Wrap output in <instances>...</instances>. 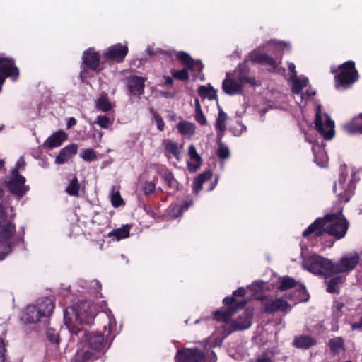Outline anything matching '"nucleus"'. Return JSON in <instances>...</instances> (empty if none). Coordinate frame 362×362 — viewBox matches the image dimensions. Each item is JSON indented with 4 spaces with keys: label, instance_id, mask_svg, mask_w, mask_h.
<instances>
[{
    "label": "nucleus",
    "instance_id": "obj_43",
    "mask_svg": "<svg viewBox=\"0 0 362 362\" xmlns=\"http://www.w3.org/2000/svg\"><path fill=\"white\" fill-rule=\"evenodd\" d=\"M171 74L175 79L180 81H187L189 79L188 69L187 66L182 70L172 69Z\"/></svg>",
    "mask_w": 362,
    "mask_h": 362
},
{
    "label": "nucleus",
    "instance_id": "obj_34",
    "mask_svg": "<svg viewBox=\"0 0 362 362\" xmlns=\"http://www.w3.org/2000/svg\"><path fill=\"white\" fill-rule=\"evenodd\" d=\"M95 107L102 112H108L113 107V105L109 101L107 95L102 93L95 102Z\"/></svg>",
    "mask_w": 362,
    "mask_h": 362
},
{
    "label": "nucleus",
    "instance_id": "obj_24",
    "mask_svg": "<svg viewBox=\"0 0 362 362\" xmlns=\"http://www.w3.org/2000/svg\"><path fill=\"white\" fill-rule=\"evenodd\" d=\"M162 146L165 154H170L177 160H180V156L183 148V145L173 141L170 139H165L162 142Z\"/></svg>",
    "mask_w": 362,
    "mask_h": 362
},
{
    "label": "nucleus",
    "instance_id": "obj_40",
    "mask_svg": "<svg viewBox=\"0 0 362 362\" xmlns=\"http://www.w3.org/2000/svg\"><path fill=\"white\" fill-rule=\"evenodd\" d=\"M110 197L111 203L114 207H119L124 204V200L120 195L119 189L116 186H113L111 188Z\"/></svg>",
    "mask_w": 362,
    "mask_h": 362
},
{
    "label": "nucleus",
    "instance_id": "obj_57",
    "mask_svg": "<svg viewBox=\"0 0 362 362\" xmlns=\"http://www.w3.org/2000/svg\"><path fill=\"white\" fill-rule=\"evenodd\" d=\"M352 330H357L362 329V317H361L359 322H354L351 325Z\"/></svg>",
    "mask_w": 362,
    "mask_h": 362
},
{
    "label": "nucleus",
    "instance_id": "obj_36",
    "mask_svg": "<svg viewBox=\"0 0 362 362\" xmlns=\"http://www.w3.org/2000/svg\"><path fill=\"white\" fill-rule=\"evenodd\" d=\"M179 132L182 134L192 136L195 133V125L191 122L183 121L177 124Z\"/></svg>",
    "mask_w": 362,
    "mask_h": 362
},
{
    "label": "nucleus",
    "instance_id": "obj_54",
    "mask_svg": "<svg viewBox=\"0 0 362 362\" xmlns=\"http://www.w3.org/2000/svg\"><path fill=\"white\" fill-rule=\"evenodd\" d=\"M193 204V201L192 199L186 200L182 206L179 207L178 211L180 213L187 210Z\"/></svg>",
    "mask_w": 362,
    "mask_h": 362
},
{
    "label": "nucleus",
    "instance_id": "obj_31",
    "mask_svg": "<svg viewBox=\"0 0 362 362\" xmlns=\"http://www.w3.org/2000/svg\"><path fill=\"white\" fill-rule=\"evenodd\" d=\"M328 346L333 356L339 354L341 351H344L345 349L344 341L341 337L330 339L328 342Z\"/></svg>",
    "mask_w": 362,
    "mask_h": 362
},
{
    "label": "nucleus",
    "instance_id": "obj_53",
    "mask_svg": "<svg viewBox=\"0 0 362 362\" xmlns=\"http://www.w3.org/2000/svg\"><path fill=\"white\" fill-rule=\"evenodd\" d=\"M5 344L4 340L0 338V362H4L5 361Z\"/></svg>",
    "mask_w": 362,
    "mask_h": 362
},
{
    "label": "nucleus",
    "instance_id": "obj_21",
    "mask_svg": "<svg viewBox=\"0 0 362 362\" xmlns=\"http://www.w3.org/2000/svg\"><path fill=\"white\" fill-rule=\"evenodd\" d=\"M305 141L313 144L312 150L315 156V162L320 167H325L328 162V157L323 147L315 144L308 133H305Z\"/></svg>",
    "mask_w": 362,
    "mask_h": 362
},
{
    "label": "nucleus",
    "instance_id": "obj_16",
    "mask_svg": "<svg viewBox=\"0 0 362 362\" xmlns=\"http://www.w3.org/2000/svg\"><path fill=\"white\" fill-rule=\"evenodd\" d=\"M25 178L19 175L17 170H12L11 175L5 185L9 191L20 197H23L29 189L25 185Z\"/></svg>",
    "mask_w": 362,
    "mask_h": 362
},
{
    "label": "nucleus",
    "instance_id": "obj_7",
    "mask_svg": "<svg viewBox=\"0 0 362 362\" xmlns=\"http://www.w3.org/2000/svg\"><path fill=\"white\" fill-rule=\"evenodd\" d=\"M288 69L291 72L289 80L292 83V93L296 101L301 105L303 101H306L309 98L315 95V91L307 90L305 93L302 92L303 88L308 86V78L297 75L296 66L293 63L289 62L288 64Z\"/></svg>",
    "mask_w": 362,
    "mask_h": 362
},
{
    "label": "nucleus",
    "instance_id": "obj_41",
    "mask_svg": "<svg viewBox=\"0 0 362 362\" xmlns=\"http://www.w3.org/2000/svg\"><path fill=\"white\" fill-rule=\"evenodd\" d=\"M198 93L203 98H208L211 100L216 97V91L211 85L207 86H200L198 88Z\"/></svg>",
    "mask_w": 362,
    "mask_h": 362
},
{
    "label": "nucleus",
    "instance_id": "obj_56",
    "mask_svg": "<svg viewBox=\"0 0 362 362\" xmlns=\"http://www.w3.org/2000/svg\"><path fill=\"white\" fill-rule=\"evenodd\" d=\"M16 165V168H15L14 170H17L18 172V170L24 168V167L25 165V160L23 157H21L18 160Z\"/></svg>",
    "mask_w": 362,
    "mask_h": 362
},
{
    "label": "nucleus",
    "instance_id": "obj_64",
    "mask_svg": "<svg viewBox=\"0 0 362 362\" xmlns=\"http://www.w3.org/2000/svg\"><path fill=\"white\" fill-rule=\"evenodd\" d=\"M287 299H289L291 301H293L296 304L298 301H300V300L296 299V298H293V296H285Z\"/></svg>",
    "mask_w": 362,
    "mask_h": 362
},
{
    "label": "nucleus",
    "instance_id": "obj_61",
    "mask_svg": "<svg viewBox=\"0 0 362 362\" xmlns=\"http://www.w3.org/2000/svg\"><path fill=\"white\" fill-rule=\"evenodd\" d=\"M195 103V112H202L201 105L198 99L194 101Z\"/></svg>",
    "mask_w": 362,
    "mask_h": 362
},
{
    "label": "nucleus",
    "instance_id": "obj_30",
    "mask_svg": "<svg viewBox=\"0 0 362 362\" xmlns=\"http://www.w3.org/2000/svg\"><path fill=\"white\" fill-rule=\"evenodd\" d=\"M270 47L274 49V52H281L284 54L285 52H288L291 49V45L289 42L284 41H276L275 40H271L267 42L265 45H262L260 48H265V47Z\"/></svg>",
    "mask_w": 362,
    "mask_h": 362
},
{
    "label": "nucleus",
    "instance_id": "obj_25",
    "mask_svg": "<svg viewBox=\"0 0 362 362\" xmlns=\"http://www.w3.org/2000/svg\"><path fill=\"white\" fill-rule=\"evenodd\" d=\"M67 134L64 131L60 130L49 136L45 141L44 146L52 149L60 146L62 143L67 139Z\"/></svg>",
    "mask_w": 362,
    "mask_h": 362
},
{
    "label": "nucleus",
    "instance_id": "obj_28",
    "mask_svg": "<svg viewBox=\"0 0 362 362\" xmlns=\"http://www.w3.org/2000/svg\"><path fill=\"white\" fill-rule=\"evenodd\" d=\"M188 154L190 157V160L187 163L188 168L190 171L194 172L201 165V157L197 153V149L193 145L189 146Z\"/></svg>",
    "mask_w": 362,
    "mask_h": 362
},
{
    "label": "nucleus",
    "instance_id": "obj_17",
    "mask_svg": "<svg viewBox=\"0 0 362 362\" xmlns=\"http://www.w3.org/2000/svg\"><path fill=\"white\" fill-rule=\"evenodd\" d=\"M262 305L265 313H273L279 311L289 312L291 307L289 303L282 298H273L272 297L261 298Z\"/></svg>",
    "mask_w": 362,
    "mask_h": 362
},
{
    "label": "nucleus",
    "instance_id": "obj_3",
    "mask_svg": "<svg viewBox=\"0 0 362 362\" xmlns=\"http://www.w3.org/2000/svg\"><path fill=\"white\" fill-rule=\"evenodd\" d=\"M96 315L95 305L90 301H82L66 308L64 311V324L73 334L83 333L81 325H90Z\"/></svg>",
    "mask_w": 362,
    "mask_h": 362
},
{
    "label": "nucleus",
    "instance_id": "obj_4",
    "mask_svg": "<svg viewBox=\"0 0 362 362\" xmlns=\"http://www.w3.org/2000/svg\"><path fill=\"white\" fill-rule=\"evenodd\" d=\"M245 305L246 301L242 300L235 304V308L230 306L225 311L214 313L215 320L225 322L223 329L226 335L235 331L246 329L250 327L253 315V312L250 309L245 310L235 320H230V317L236 312L237 308H243Z\"/></svg>",
    "mask_w": 362,
    "mask_h": 362
},
{
    "label": "nucleus",
    "instance_id": "obj_39",
    "mask_svg": "<svg viewBox=\"0 0 362 362\" xmlns=\"http://www.w3.org/2000/svg\"><path fill=\"white\" fill-rule=\"evenodd\" d=\"M109 236L117 241L126 238L129 236V226L126 225L114 230L109 233Z\"/></svg>",
    "mask_w": 362,
    "mask_h": 362
},
{
    "label": "nucleus",
    "instance_id": "obj_55",
    "mask_svg": "<svg viewBox=\"0 0 362 362\" xmlns=\"http://www.w3.org/2000/svg\"><path fill=\"white\" fill-rule=\"evenodd\" d=\"M344 307V303L341 302H335L334 305V313L338 312L337 315L341 316L340 312Z\"/></svg>",
    "mask_w": 362,
    "mask_h": 362
},
{
    "label": "nucleus",
    "instance_id": "obj_18",
    "mask_svg": "<svg viewBox=\"0 0 362 362\" xmlns=\"http://www.w3.org/2000/svg\"><path fill=\"white\" fill-rule=\"evenodd\" d=\"M18 74V69L12 59L0 57V91L6 77H11L15 81Z\"/></svg>",
    "mask_w": 362,
    "mask_h": 362
},
{
    "label": "nucleus",
    "instance_id": "obj_8",
    "mask_svg": "<svg viewBox=\"0 0 362 362\" xmlns=\"http://www.w3.org/2000/svg\"><path fill=\"white\" fill-rule=\"evenodd\" d=\"M175 362H216L217 357L214 351L205 347L202 353L197 349H185L177 351Z\"/></svg>",
    "mask_w": 362,
    "mask_h": 362
},
{
    "label": "nucleus",
    "instance_id": "obj_63",
    "mask_svg": "<svg viewBox=\"0 0 362 362\" xmlns=\"http://www.w3.org/2000/svg\"><path fill=\"white\" fill-rule=\"evenodd\" d=\"M165 85L170 86L173 84V79L170 76H164Z\"/></svg>",
    "mask_w": 362,
    "mask_h": 362
},
{
    "label": "nucleus",
    "instance_id": "obj_11",
    "mask_svg": "<svg viewBox=\"0 0 362 362\" xmlns=\"http://www.w3.org/2000/svg\"><path fill=\"white\" fill-rule=\"evenodd\" d=\"M340 72L335 76L336 88L346 89L358 78V74L353 61H347L340 66Z\"/></svg>",
    "mask_w": 362,
    "mask_h": 362
},
{
    "label": "nucleus",
    "instance_id": "obj_58",
    "mask_svg": "<svg viewBox=\"0 0 362 362\" xmlns=\"http://www.w3.org/2000/svg\"><path fill=\"white\" fill-rule=\"evenodd\" d=\"M245 294V288L243 287H240L236 291L233 292L234 296H244Z\"/></svg>",
    "mask_w": 362,
    "mask_h": 362
},
{
    "label": "nucleus",
    "instance_id": "obj_62",
    "mask_svg": "<svg viewBox=\"0 0 362 362\" xmlns=\"http://www.w3.org/2000/svg\"><path fill=\"white\" fill-rule=\"evenodd\" d=\"M160 95L163 96V97H165V98H173V94H171L169 92H166V91H160Z\"/></svg>",
    "mask_w": 362,
    "mask_h": 362
},
{
    "label": "nucleus",
    "instance_id": "obj_42",
    "mask_svg": "<svg viewBox=\"0 0 362 362\" xmlns=\"http://www.w3.org/2000/svg\"><path fill=\"white\" fill-rule=\"evenodd\" d=\"M298 282L290 276H284L281 279L279 289L280 291H286L293 287H296Z\"/></svg>",
    "mask_w": 362,
    "mask_h": 362
},
{
    "label": "nucleus",
    "instance_id": "obj_15",
    "mask_svg": "<svg viewBox=\"0 0 362 362\" xmlns=\"http://www.w3.org/2000/svg\"><path fill=\"white\" fill-rule=\"evenodd\" d=\"M83 68L81 71V77L82 81H84L88 77V69L99 71L100 60L99 54L94 51L93 49H88L83 52Z\"/></svg>",
    "mask_w": 362,
    "mask_h": 362
},
{
    "label": "nucleus",
    "instance_id": "obj_23",
    "mask_svg": "<svg viewBox=\"0 0 362 362\" xmlns=\"http://www.w3.org/2000/svg\"><path fill=\"white\" fill-rule=\"evenodd\" d=\"M145 78L138 76H131L127 79V86L132 94L142 95L145 87Z\"/></svg>",
    "mask_w": 362,
    "mask_h": 362
},
{
    "label": "nucleus",
    "instance_id": "obj_46",
    "mask_svg": "<svg viewBox=\"0 0 362 362\" xmlns=\"http://www.w3.org/2000/svg\"><path fill=\"white\" fill-rule=\"evenodd\" d=\"M81 158L87 162H91L96 158V154L93 149L86 148L81 153Z\"/></svg>",
    "mask_w": 362,
    "mask_h": 362
},
{
    "label": "nucleus",
    "instance_id": "obj_20",
    "mask_svg": "<svg viewBox=\"0 0 362 362\" xmlns=\"http://www.w3.org/2000/svg\"><path fill=\"white\" fill-rule=\"evenodd\" d=\"M127 53V46L117 43L109 47L104 52V56L107 60L115 61L119 63L124 59Z\"/></svg>",
    "mask_w": 362,
    "mask_h": 362
},
{
    "label": "nucleus",
    "instance_id": "obj_37",
    "mask_svg": "<svg viewBox=\"0 0 362 362\" xmlns=\"http://www.w3.org/2000/svg\"><path fill=\"white\" fill-rule=\"evenodd\" d=\"M345 278L342 276H337L332 278L327 282V291L329 293H339V287L344 283Z\"/></svg>",
    "mask_w": 362,
    "mask_h": 362
},
{
    "label": "nucleus",
    "instance_id": "obj_26",
    "mask_svg": "<svg viewBox=\"0 0 362 362\" xmlns=\"http://www.w3.org/2000/svg\"><path fill=\"white\" fill-rule=\"evenodd\" d=\"M78 146L76 144H70L59 151V154L55 158V163L57 164H63L66 162L73 155L76 154Z\"/></svg>",
    "mask_w": 362,
    "mask_h": 362
},
{
    "label": "nucleus",
    "instance_id": "obj_38",
    "mask_svg": "<svg viewBox=\"0 0 362 362\" xmlns=\"http://www.w3.org/2000/svg\"><path fill=\"white\" fill-rule=\"evenodd\" d=\"M114 120L115 117L113 115H98L94 121V124L99 125L103 129H110L111 126L114 123Z\"/></svg>",
    "mask_w": 362,
    "mask_h": 362
},
{
    "label": "nucleus",
    "instance_id": "obj_60",
    "mask_svg": "<svg viewBox=\"0 0 362 362\" xmlns=\"http://www.w3.org/2000/svg\"><path fill=\"white\" fill-rule=\"evenodd\" d=\"M234 301L235 298L233 297H226L223 300V303L226 305H231Z\"/></svg>",
    "mask_w": 362,
    "mask_h": 362
},
{
    "label": "nucleus",
    "instance_id": "obj_12",
    "mask_svg": "<svg viewBox=\"0 0 362 362\" xmlns=\"http://www.w3.org/2000/svg\"><path fill=\"white\" fill-rule=\"evenodd\" d=\"M315 128L322 136L329 140L334 135V123L325 112H322L321 105H317L315 110Z\"/></svg>",
    "mask_w": 362,
    "mask_h": 362
},
{
    "label": "nucleus",
    "instance_id": "obj_27",
    "mask_svg": "<svg viewBox=\"0 0 362 362\" xmlns=\"http://www.w3.org/2000/svg\"><path fill=\"white\" fill-rule=\"evenodd\" d=\"M343 129L348 134L362 133V113L353 118V119L344 124Z\"/></svg>",
    "mask_w": 362,
    "mask_h": 362
},
{
    "label": "nucleus",
    "instance_id": "obj_44",
    "mask_svg": "<svg viewBox=\"0 0 362 362\" xmlns=\"http://www.w3.org/2000/svg\"><path fill=\"white\" fill-rule=\"evenodd\" d=\"M47 339L52 344H59L60 341L58 332L53 328H48L46 333Z\"/></svg>",
    "mask_w": 362,
    "mask_h": 362
},
{
    "label": "nucleus",
    "instance_id": "obj_1",
    "mask_svg": "<svg viewBox=\"0 0 362 362\" xmlns=\"http://www.w3.org/2000/svg\"><path fill=\"white\" fill-rule=\"evenodd\" d=\"M105 315L108 320L107 325L104 326L105 332H106L105 341L103 334L98 332H86L83 329V333L77 335L80 348L76 351L72 362H88L97 359L98 354L106 349V342L108 339L110 338L112 340L118 334L117 323L111 312L105 313Z\"/></svg>",
    "mask_w": 362,
    "mask_h": 362
},
{
    "label": "nucleus",
    "instance_id": "obj_59",
    "mask_svg": "<svg viewBox=\"0 0 362 362\" xmlns=\"http://www.w3.org/2000/svg\"><path fill=\"white\" fill-rule=\"evenodd\" d=\"M76 119L74 117H69L67 121L66 127L67 129H71L72 127L76 125Z\"/></svg>",
    "mask_w": 362,
    "mask_h": 362
},
{
    "label": "nucleus",
    "instance_id": "obj_47",
    "mask_svg": "<svg viewBox=\"0 0 362 362\" xmlns=\"http://www.w3.org/2000/svg\"><path fill=\"white\" fill-rule=\"evenodd\" d=\"M217 154L219 158L226 159L230 156V151L227 146H224L222 143H219Z\"/></svg>",
    "mask_w": 362,
    "mask_h": 362
},
{
    "label": "nucleus",
    "instance_id": "obj_49",
    "mask_svg": "<svg viewBox=\"0 0 362 362\" xmlns=\"http://www.w3.org/2000/svg\"><path fill=\"white\" fill-rule=\"evenodd\" d=\"M194 118L195 120L201 125H205L207 123L206 118L203 112H195Z\"/></svg>",
    "mask_w": 362,
    "mask_h": 362
},
{
    "label": "nucleus",
    "instance_id": "obj_22",
    "mask_svg": "<svg viewBox=\"0 0 362 362\" xmlns=\"http://www.w3.org/2000/svg\"><path fill=\"white\" fill-rule=\"evenodd\" d=\"M177 57L185 64V66L194 72L200 73L203 69V64L199 60H194L186 52H180L177 54Z\"/></svg>",
    "mask_w": 362,
    "mask_h": 362
},
{
    "label": "nucleus",
    "instance_id": "obj_13",
    "mask_svg": "<svg viewBox=\"0 0 362 362\" xmlns=\"http://www.w3.org/2000/svg\"><path fill=\"white\" fill-rule=\"evenodd\" d=\"M341 169L338 182L334 184L333 189L341 201L347 202L354 192L355 185L353 178L346 182L348 177L346 167H341Z\"/></svg>",
    "mask_w": 362,
    "mask_h": 362
},
{
    "label": "nucleus",
    "instance_id": "obj_45",
    "mask_svg": "<svg viewBox=\"0 0 362 362\" xmlns=\"http://www.w3.org/2000/svg\"><path fill=\"white\" fill-rule=\"evenodd\" d=\"M162 177L170 188L177 189L178 187V182L170 172L163 173Z\"/></svg>",
    "mask_w": 362,
    "mask_h": 362
},
{
    "label": "nucleus",
    "instance_id": "obj_6",
    "mask_svg": "<svg viewBox=\"0 0 362 362\" xmlns=\"http://www.w3.org/2000/svg\"><path fill=\"white\" fill-rule=\"evenodd\" d=\"M243 67L233 74L228 73L226 78L223 81V90L228 95L240 94L242 92L243 86L245 83L254 86H259L260 83L256 81L254 78L247 77L245 73L243 71Z\"/></svg>",
    "mask_w": 362,
    "mask_h": 362
},
{
    "label": "nucleus",
    "instance_id": "obj_35",
    "mask_svg": "<svg viewBox=\"0 0 362 362\" xmlns=\"http://www.w3.org/2000/svg\"><path fill=\"white\" fill-rule=\"evenodd\" d=\"M81 185L78 178L74 176L69 181L66 187L65 192L70 196L78 197Z\"/></svg>",
    "mask_w": 362,
    "mask_h": 362
},
{
    "label": "nucleus",
    "instance_id": "obj_5",
    "mask_svg": "<svg viewBox=\"0 0 362 362\" xmlns=\"http://www.w3.org/2000/svg\"><path fill=\"white\" fill-rule=\"evenodd\" d=\"M13 216L12 207H4L0 204V242L6 250L5 252L0 253V260H3L11 252V247L14 245L13 235L15 227L10 221Z\"/></svg>",
    "mask_w": 362,
    "mask_h": 362
},
{
    "label": "nucleus",
    "instance_id": "obj_2",
    "mask_svg": "<svg viewBox=\"0 0 362 362\" xmlns=\"http://www.w3.org/2000/svg\"><path fill=\"white\" fill-rule=\"evenodd\" d=\"M348 228L349 223L340 211L336 214H327L324 218H318L303 232V235L308 237L310 234H314L319 237L327 233L339 240L345 236Z\"/></svg>",
    "mask_w": 362,
    "mask_h": 362
},
{
    "label": "nucleus",
    "instance_id": "obj_52",
    "mask_svg": "<svg viewBox=\"0 0 362 362\" xmlns=\"http://www.w3.org/2000/svg\"><path fill=\"white\" fill-rule=\"evenodd\" d=\"M154 118H155L158 129L160 131H163L164 129V126H165V123H164L163 119L157 113H155Z\"/></svg>",
    "mask_w": 362,
    "mask_h": 362
},
{
    "label": "nucleus",
    "instance_id": "obj_29",
    "mask_svg": "<svg viewBox=\"0 0 362 362\" xmlns=\"http://www.w3.org/2000/svg\"><path fill=\"white\" fill-rule=\"evenodd\" d=\"M227 115L221 109H219L218 117L215 122V128L217 130V138L221 141L224 132L226 129Z\"/></svg>",
    "mask_w": 362,
    "mask_h": 362
},
{
    "label": "nucleus",
    "instance_id": "obj_19",
    "mask_svg": "<svg viewBox=\"0 0 362 362\" xmlns=\"http://www.w3.org/2000/svg\"><path fill=\"white\" fill-rule=\"evenodd\" d=\"M246 60L251 62L252 64H259L265 66L269 71H275L278 66L276 59L267 54L261 53L258 50H254L250 53Z\"/></svg>",
    "mask_w": 362,
    "mask_h": 362
},
{
    "label": "nucleus",
    "instance_id": "obj_50",
    "mask_svg": "<svg viewBox=\"0 0 362 362\" xmlns=\"http://www.w3.org/2000/svg\"><path fill=\"white\" fill-rule=\"evenodd\" d=\"M264 284L262 281H255L252 285L248 286L247 289L257 292L262 288Z\"/></svg>",
    "mask_w": 362,
    "mask_h": 362
},
{
    "label": "nucleus",
    "instance_id": "obj_14",
    "mask_svg": "<svg viewBox=\"0 0 362 362\" xmlns=\"http://www.w3.org/2000/svg\"><path fill=\"white\" fill-rule=\"evenodd\" d=\"M360 255L357 252H351L344 254L340 259L333 263V274L349 273L358 265Z\"/></svg>",
    "mask_w": 362,
    "mask_h": 362
},
{
    "label": "nucleus",
    "instance_id": "obj_33",
    "mask_svg": "<svg viewBox=\"0 0 362 362\" xmlns=\"http://www.w3.org/2000/svg\"><path fill=\"white\" fill-rule=\"evenodd\" d=\"M212 173L209 171L204 172L194 178L192 189L194 192H198L202 188L203 184L211 178Z\"/></svg>",
    "mask_w": 362,
    "mask_h": 362
},
{
    "label": "nucleus",
    "instance_id": "obj_32",
    "mask_svg": "<svg viewBox=\"0 0 362 362\" xmlns=\"http://www.w3.org/2000/svg\"><path fill=\"white\" fill-rule=\"evenodd\" d=\"M316 344L315 340L310 336H300L293 341V345L297 348L308 349Z\"/></svg>",
    "mask_w": 362,
    "mask_h": 362
},
{
    "label": "nucleus",
    "instance_id": "obj_51",
    "mask_svg": "<svg viewBox=\"0 0 362 362\" xmlns=\"http://www.w3.org/2000/svg\"><path fill=\"white\" fill-rule=\"evenodd\" d=\"M251 362H272V360L267 353H262L257 358L251 360Z\"/></svg>",
    "mask_w": 362,
    "mask_h": 362
},
{
    "label": "nucleus",
    "instance_id": "obj_10",
    "mask_svg": "<svg viewBox=\"0 0 362 362\" xmlns=\"http://www.w3.org/2000/svg\"><path fill=\"white\" fill-rule=\"evenodd\" d=\"M54 310L52 300L45 298L37 301L36 305H29L25 309V319L29 323L39 321L41 317L49 315Z\"/></svg>",
    "mask_w": 362,
    "mask_h": 362
},
{
    "label": "nucleus",
    "instance_id": "obj_9",
    "mask_svg": "<svg viewBox=\"0 0 362 362\" xmlns=\"http://www.w3.org/2000/svg\"><path fill=\"white\" fill-rule=\"evenodd\" d=\"M302 266L305 269L315 274H333V262L329 259L315 254L304 258Z\"/></svg>",
    "mask_w": 362,
    "mask_h": 362
},
{
    "label": "nucleus",
    "instance_id": "obj_48",
    "mask_svg": "<svg viewBox=\"0 0 362 362\" xmlns=\"http://www.w3.org/2000/svg\"><path fill=\"white\" fill-rule=\"evenodd\" d=\"M156 185L151 182H146L143 186V192L145 194H150L155 190Z\"/></svg>",
    "mask_w": 362,
    "mask_h": 362
}]
</instances>
